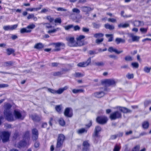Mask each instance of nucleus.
Instances as JSON below:
<instances>
[{"mask_svg":"<svg viewBox=\"0 0 151 151\" xmlns=\"http://www.w3.org/2000/svg\"><path fill=\"white\" fill-rule=\"evenodd\" d=\"M12 107V105L9 103H7L4 105V108L5 110L4 114L6 119L8 121L13 120L14 118L10 110Z\"/></svg>","mask_w":151,"mask_h":151,"instance_id":"obj_1","label":"nucleus"},{"mask_svg":"<svg viewBox=\"0 0 151 151\" xmlns=\"http://www.w3.org/2000/svg\"><path fill=\"white\" fill-rule=\"evenodd\" d=\"M66 40L67 41L68 45L70 47H77L80 46L84 45L83 42H81V43H78L74 40L73 37L70 36L67 37H66Z\"/></svg>","mask_w":151,"mask_h":151,"instance_id":"obj_2","label":"nucleus"},{"mask_svg":"<svg viewBox=\"0 0 151 151\" xmlns=\"http://www.w3.org/2000/svg\"><path fill=\"white\" fill-rule=\"evenodd\" d=\"M14 119L13 120L9 121H12L16 119L23 120L24 118V116L22 115V112L20 110L18 109H14L13 111V115Z\"/></svg>","mask_w":151,"mask_h":151,"instance_id":"obj_3","label":"nucleus"},{"mask_svg":"<svg viewBox=\"0 0 151 151\" xmlns=\"http://www.w3.org/2000/svg\"><path fill=\"white\" fill-rule=\"evenodd\" d=\"M11 132L8 131H3L1 132L2 140L3 143L8 142L9 140Z\"/></svg>","mask_w":151,"mask_h":151,"instance_id":"obj_4","label":"nucleus"},{"mask_svg":"<svg viewBox=\"0 0 151 151\" xmlns=\"http://www.w3.org/2000/svg\"><path fill=\"white\" fill-rule=\"evenodd\" d=\"M65 138V136L63 134H60L59 135L56 145V147L57 148H60L62 147Z\"/></svg>","mask_w":151,"mask_h":151,"instance_id":"obj_5","label":"nucleus"},{"mask_svg":"<svg viewBox=\"0 0 151 151\" xmlns=\"http://www.w3.org/2000/svg\"><path fill=\"white\" fill-rule=\"evenodd\" d=\"M121 113L119 111H116L111 113L110 116L111 120H115L117 119L120 118L122 117Z\"/></svg>","mask_w":151,"mask_h":151,"instance_id":"obj_6","label":"nucleus"},{"mask_svg":"<svg viewBox=\"0 0 151 151\" xmlns=\"http://www.w3.org/2000/svg\"><path fill=\"white\" fill-rule=\"evenodd\" d=\"M96 120L98 123L102 124H106L108 120L107 117L104 116L98 117Z\"/></svg>","mask_w":151,"mask_h":151,"instance_id":"obj_7","label":"nucleus"},{"mask_svg":"<svg viewBox=\"0 0 151 151\" xmlns=\"http://www.w3.org/2000/svg\"><path fill=\"white\" fill-rule=\"evenodd\" d=\"M101 130V128L100 127L97 126L95 127L94 132L93 135V137L95 140L99 139V137H98V134Z\"/></svg>","mask_w":151,"mask_h":151,"instance_id":"obj_8","label":"nucleus"},{"mask_svg":"<svg viewBox=\"0 0 151 151\" xmlns=\"http://www.w3.org/2000/svg\"><path fill=\"white\" fill-rule=\"evenodd\" d=\"M129 37L132 38V40L129 39L128 40L129 42H138L140 38L139 36L134 35L132 34H130L129 35Z\"/></svg>","mask_w":151,"mask_h":151,"instance_id":"obj_9","label":"nucleus"},{"mask_svg":"<svg viewBox=\"0 0 151 151\" xmlns=\"http://www.w3.org/2000/svg\"><path fill=\"white\" fill-rule=\"evenodd\" d=\"M64 114L66 116L71 117L73 115L72 110L70 108H67L65 110Z\"/></svg>","mask_w":151,"mask_h":151,"instance_id":"obj_10","label":"nucleus"},{"mask_svg":"<svg viewBox=\"0 0 151 151\" xmlns=\"http://www.w3.org/2000/svg\"><path fill=\"white\" fill-rule=\"evenodd\" d=\"M17 24H14L12 25H6L3 27V29L5 31L8 30H13L15 29L18 26Z\"/></svg>","mask_w":151,"mask_h":151,"instance_id":"obj_11","label":"nucleus"},{"mask_svg":"<svg viewBox=\"0 0 151 151\" xmlns=\"http://www.w3.org/2000/svg\"><path fill=\"white\" fill-rule=\"evenodd\" d=\"M91 59L89 58L86 62L80 63H78L77 65L80 67H85L88 66L91 63Z\"/></svg>","mask_w":151,"mask_h":151,"instance_id":"obj_12","label":"nucleus"},{"mask_svg":"<svg viewBox=\"0 0 151 151\" xmlns=\"http://www.w3.org/2000/svg\"><path fill=\"white\" fill-rule=\"evenodd\" d=\"M81 11L84 12L86 13V14L89 13V12L93 10V8H92L89 6H83L81 7Z\"/></svg>","mask_w":151,"mask_h":151,"instance_id":"obj_13","label":"nucleus"},{"mask_svg":"<svg viewBox=\"0 0 151 151\" xmlns=\"http://www.w3.org/2000/svg\"><path fill=\"white\" fill-rule=\"evenodd\" d=\"M104 82L106 85L107 86L115 85L116 84V82L113 79H106L105 81Z\"/></svg>","mask_w":151,"mask_h":151,"instance_id":"obj_14","label":"nucleus"},{"mask_svg":"<svg viewBox=\"0 0 151 151\" xmlns=\"http://www.w3.org/2000/svg\"><path fill=\"white\" fill-rule=\"evenodd\" d=\"M32 139L33 140H36L38 137V131L36 129L34 128L32 130Z\"/></svg>","mask_w":151,"mask_h":151,"instance_id":"obj_15","label":"nucleus"},{"mask_svg":"<svg viewBox=\"0 0 151 151\" xmlns=\"http://www.w3.org/2000/svg\"><path fill=\"white\" fill-rule=\"evenodd\" d=\"M134 26L135 27H140L144 25V23L143 21L135 20L133 22Z\"/></svg>","mask_w":151,"mask_h":151,"instance_id":"obj_16","label":"nucleus"},{"mask_svg":"<svg viewBox=\"0 0 151 151\" xmlns=\"http://www.w3.org/2000/svg\"><path fill=\"white\" fill-rule=\"evenodd\" d=\"M27 143L25 141H21L19 142L17 144H15V146L18 148L24 147L26 145Z\"/></svg>","mask_w":151,"mask_h":151,"instance_id":"obj_17","label":"nucleus"},{"mask_svg":"<svg viewBox=\"0 0 151 151\" xmlns=\"http://www.w3.org/2000/svg\"><path fill=\"white\" fill-rule=\"evenodd\" d=\"M54 44L55 45V49L54 50L55 51H58L60 50V47L61 46H65V44L62 42H57L55 43Z\"/></svg>","mask_w":151,"mask_h":151,"instance_id":"obj_18","label":"nucleus"},{"mask_svg":"<svg viewBox=\"0 0 151 151\" xmlns=\"http://www.w3.org/2000/svg\"><path fill=\"white\" fill-rule=\"evenodd\" d=\"M108 50L110 52H114L117 54H119L123 52L122 50L118 51L116 49L112 47H109L108 49Z\"/></svg>","mask_w":151,"mask_h":151,"instance_id":"obj_19","label":"nucleus"},{"mask_svg":"<svg viewBox=\"0 0 151 151\" xmlns=\"http://www.w3.org/2000/svg\"><path fill=\"white\" fill-rule=\"evenodd\" d=\"M68 87L66 86L64 87L59 88L57 90H56V94H60L62 93L65 90H66Z\"/></svg>","mask_w":151,"mask_h":151,"instance_id":"obj_20","label":"nucleus"},{"mask_svg":"<svg viewBox=\"0 0 151 151\" xmlns=\"http://www.w3.org/2000/svg\"><path fill=\"white\" fill-rule=\"evenodd\" d=\"M30 117L34 121L38 122L41 119L36 114L32 115L30 116Z\"/></svg>","mask_w":151,"mask_h":151,"instance_id":"obj_21","label":"nucleus"},{"mask_svg":"<svg viewBox=\"0 0 151 151\" xmlns=\"http://www.w3.org/2000/svg\"><path fill=\"white\" fill-rule=\"evenodd\" d=\"M93 95L96 97L99 98L103 96L104 95V93L103 91H101L94 93Z\"/></svg>","mask_w":151,"mask_h":151,"instance_id":"obj_22","label":"nucleus"},{"mask_svg":"<svg viewBox=\"0 0 151 151\" xmlns=\"http://www.w3.org/2000/svg\"><path fill=\"white\" fill-rule=\"evenodd\" d=\"M32 31V30L30 29H28L27 27L26 28H22L20 30L21 33H30Z\"/></svg>","mask_w":151,"mask_h":151,"instance_id":"obj_23","label":"nucleus"},{"mask_svg":"<svg viewBox=\"0 0 151 151\" xmlns=\"http://www.w3.org/2000/svg\"><path fill=\"white\" fill-rule=\"evenodd\" d=\"M83 145L84 146V148L83 149V151H84L85 149H87L90 146V145L88 143V141H84Z\"/></svg>","mask_w":151,"mask_h":151,"instance_id":"obj_24","label":"nucleus"},{"mask_svg":"<svg viewBox=\"0 0 151 151\" xmlns=\"http://www.w3.org/2000/svg\"><path fill=\"white\" fill-rule=\"evenodd\" d=\"M77 132L78 134H81L84 133H86L87 132V130L84 128H82L78 129Z\"/></svg>","mask_w":151,"mask_h":151,"instance_id":"obj_25","label":"nucleus"},{"mask_svg":"<svg viewBox=\"0 0 151 151\" xmlns=\"http://www.w3.org/2000/svg\"><path fill=\"white\" fill-rule=\"evenodd\" d=\"M73 93L75 94L83 93L84 92V90L82 89H73L72 90Z\"/></svg>","mask_w":151,"mask_h":151,"instance_id":"obj_26","label":"nucleus"},{"mask_svg":"<svg viewBox=\"0 0 151 151\" xmlns=\"http://www.w3.org/2000/svg\"><path fill=\"white\" fill-rule=\"evenodd\" d=\"M119 110L121 111L123 113H130L131 112V111L129 109L126 108L124 107H120L119 108Z\"/></svg>","mask_w":151,"mask_h":151,"instance_id":"obj_27","label":"nucleus"},{"mask_svg":"<svg viewBox=\"0 0 151 151\" xmlns=\"http://www.w3.org/2000/svg\"><path fill=\"white\" fill-rule=\"evenodd\" d=\"M85 37V36L83 35H80L79 36H78L76 38V40H77V42H78V43H80L81 44V42H82V41H81L82 40L84 39ZM83 42L84 44V42Z\"/></svg>","mask_w":151,"mask_h":151,"instance_id":"obj_28","label":"nucleus"},{"mask_svg":"<svg viewBox=\"0 0 151 151\" xmlns=\"http://www.w3.org/2000/svg\"><path fill=\"white\" fill-rule=\"evenodd\" d=\"M142 125L143 129H147L149 127V124L148 122L145 121L142 122Z\"/></svg>","mask_w":151,"mask_h":151,"instance_id":"obj_29","label":"nucleus"},{"mask_svg":"<svg viewBox=\"0 0 151 151\" xmlns=\"http://www.w3.org/2000/svg\"><path fill=\"white\" fill-rule=\"evenodd\" d=\"M14 62L12 61H11L5 62L4 63V65L5 66H12Z\"/></svg>","mask_w":151,"mask_h":151,"instance_id":"obj_30","label":"nucleus"},{"mask_svg":"<svg viewBox=\"0 0 151 151\" xmlns=\"http://www.w3.org/2000/svg\"><path fill=\"white\" fill-rule=\"evenodd\" d=\"M115 41L117 44H119L120 43H124L125 42V40L119 38H116Z\"/></svg>","mask_w":151,"mask_h":151,"instance_id":"obj_31","label":"nucleus"},{"mask_svg":"<svg viewBox=\"0 0 151 151\" xmlns=\"http://www.w3.org/2000/svg\"><path fill=\"white\" fill-rule=\"evenodd\" d=\"M19 139V137L18 133L17 132H15L13 137V140H18Z\"/></svg>","mask_w":151,"mask_h":151,"instance_id":"obj_32","label":"nucleus"},{"mask_svg":"<svg viewBox=\"0 0 151 151\" xmlns=\"http://www.w3.org/2000/svg\"><path fill=\"white\" fill-rule=\"evenodd\" d=\"M43 47L42 44L41 43H38L35 45L34 48L37 49H41Z\"/></svg>","mask_w":151,"mask_h":151,"instance_id":"obj_33","label":"nucleus"},{"mask_svg":"<svg viewBox=\"0 0 151 151\" xmlns=\"http://www.w3.org/2000/svg\"><path fill=\"white\" fill-rule=\"evenodd\" d=\"M129 24L128 23H122L118 25V27L119 28H126L129 27Z\"/></svg>","mask_w":151,"mask_h":151,"instance_id":"obj_34","label":"nucleus"},{"mask_svg":"<svg viewBox=\"0 0 151 151\" xmlns=\"http://www.w3.org/2000/svg\"><path fill=\"white\" fill-rule=\"evenodd\" d=\"M104 26L106 29H109L110 30L113 29L114 28V26L110 25L108 23L105 24Z\"/></svg>","mask_w":151,"mask_h":151,"instance_id":"obj_35","label":"nucleus"},{"mask_svg":"<svg viewBox=\"0 0 151 151\" xmlns=\"http://www.w3.org/2000/svg\"><path fill=\"white\" fill-rule=\"evenodd\" d=\"M55 109L57 112L60 113L61 112L62 106L61 105H57L55 106Z\"/></svg>","mask_w":151,"mask_h":151,"instance_id":"obj_36","label":"nucleus"},{"mask_svg":"<svg viewBox=\"0 0 151 151\" xmlns=\"http://www.w3.org/2000/svg\"><path fill=\"white\" fill-rule=\"evenodd\" d=\"M60 29L59 28H57L56 29H53L49 30L47 32L49 34H51L52 33H54L56 32L57 31L60 30Z\"/></svg>","mask_w":151,"mask_h":151,"instance_id":"obj_37","label":"nucleus"},{"mask_svg":"<svg viewBox=\"0 0 151 151\" xmlns=\"http://www.w3.org/2000/svg\"><path fill=\"white\" fill-rule=\"evenodd\" d=\"M75 76L76 77H82L84 76V73H82L79 72H76L75 73Z\"/></svg>","mask_w":151,"mask_h":151,"instance_id":"obj_38","label":"nucleus"},{"mask_svg":"<svg viewBox=\"0 0 151 151\" xmlns=\"http://www.w3.org/2000/svg\"><path fill=\"white\" fill-rule=\"evenodd\" d=\"M124 59L127 61H131L133 60L132 57L129 55L126 56L125 57Z\"/></svg>","mask_w":151,"mask_h":151,"instance_id":"obj_39","label":"nucleus"},{"mask_svg":"<svg viewBox=\"0 0 151 151\" xmlns=\"http://www.w3.org/2000/svg\"><path fill=\"white\" fill-rule=\"evenodd\" d=\"M27 28L28 29H33L35 27V25L33 24H31L28 25L27 27Z\"/></svg>","mask_w":151,"mask_h":151,"instance_id":"obj_40","label":"nucleus"},{"mask_svg":"<svg viewBox=\"0 0 151 151\" xmlns=\"http://www.w3.org/2000/svg\"><path fill=\"white\" fill-rule=\"evenodd\" d=\"M7 53L8 55H10L14 52V50L11 48H8L6 49Z\"/></svg>","mask_w":151,"mask_h":151,"instance_id":"obj_41","label":"nucleus"},{"mask_svg":"<svg viewBox=\"0 0 151 151\" xmlns=\"http://www.w3.org/2000/svg\"><path fill=\"white\" fill-rule=\"evenodd\" d=\"M59 122L60 124L62 126L64 125L65 124V122L64 120L62 118L60 119L59 121Z\"/></svg>","mask_w":151,"mask_h":151,"instance_id":"obj_42","label":"nucleus"},{"mask_svg":"<svg viewBox=\"0 0 151 151\" xmlns=\"http://www.w3.org/2000/svg\"><path fill=\"white\" fill-rule=\"evenodd\" d=\"M94 64L99 66H103L104 65V63L103 62H97L95 63Z\"/></svg>","mask_w":151,"mask_h":151,"instance_id":"obj_43","label":"nucleus"},{"mask_svg":"<svg viewBox=\"0 0 151 151\" xmlns=\"http://www.w3.org/2000/svg\"><path fill=\"white\" fill-rule=\"evenodd\" d=\"M104 36V34L101 33H96L94 35V37L97 38L99 37H102Z\"/></svg>","mask_w":151,"mask_h":151,"instance_id":"obj_44","label":"nucleus"},{"mask_svg":"<svg viewBox=\"0 0 151 151\" xmlns=\"http://www.w3.org/2000/svg\"><path fill=\"white\" fill-rule=\"evenodd\" d=\"M140 149V145H136L132 148L131 151H138Z\"/></svg>","mask_w":151,"mask_h":151,"instance_id":"obj_45","label":"nucleus"},{"mask_svg":"<svg viewBox=\"0 0 151 151\" xmlns=\"http://www.w3.org/2000/svg\"><path fill=\"white\" fill-rule=\"evenodd\" d=\"M63 74V73L61 71H58L53 73V75L54 76H59Z\"/></svg>","mask_w":151,"mask_h":151,"instance_id":"obj_46","label":"nucleus"},{"mask_svg":"<svg viewBox=\"0 0 151 151\" xmlns=\"http://www.w3.org/2000/svg\"><path fill=\"white\" fill-rule=\"evenodd\" d=\"M151 104V101L150 100H147L145 101L144 104L145 106L146 107L148 106Z\"/></svg>","mask_w":151,"mask_h":151,"instance_id":"obj_47","label":"nucleus"},{"mask_svg":"<svg viewBox=\"0 0 151 151\" xmlns=\"http://www.w3.org/2000/svg\"><path fill=\"white\" fill-rule=\"evenodd\" d=\"M47 90L48 91L54 94H56V90L54 89H52L50 88H47Z\"/></svg>","mask_w":151,"mask_h":151,"instance_id":"obj_48","label":"nucleus"},{"mask_svg":"<svg viewBox=\"0 0 151 151\" xmlns=\"http://www.w3.org/2000/svg\"><path fill=\"white\" fill-rule=\"evenodd\" d=\"M151 69V68H148L146 66L144 68V70L147 73H149L150 72Z\"/></svg>","mask_w":151,"mask_h":151,"instance_id":"obj_49","label":"nucleus"},{"mask_svg":"<svg viewBox=\"0 0 151 151\" xmlns=\"http://www.w3.org/2000/svg\"><path fill=\"white\" fill-rule=\"evenodd\" d=\"M29 132L28 131L26 132L24 135V137L26 139H27L29 140Z\"/></svg>","mask_w":151,"mask_h":151,"instance_id":"obj_50","label":"nucleus"},{"mask_svg":"<svg viewBox=\"0 0 151 151\" xmlns=\"http://www.w3.org/2000/svg\"><path fill=\"white\" fill-rule=\"evenodd\" d=\"M73 24H70L64 27L65 29L66 30H68L69 29L73 27Z\"/></svg>","mask_w":151,"mask_h":151,"instance_id":"obj_51","label":"nucleus"},{"mask_svg":"<svg viewBox=\"0 0 151 151\" xmlns=\"http://www.w3.org/2000/svg\"><path fill=\"white\" fill-rule=\"evenodd\" d=\"M147 28H141L140 29V31L142 33H146L147 31Z\"/></svg>","mask_w":151,"mask_h":151,"instance_id":"obj_52","label":"nucleus"},{"mask_svg":"<svg viewBox=\"0 0 151 151\" xmlns=\"http://www.w3.org/2000/svg\"><path fill=\"white\" fill-rule=\"evenodd\" d=\"M127 78L129 79L132 78L134 77V75L133 74H130L128 73L126 76Z\"/></svg>","mask_w":151,"mask_h":151,"instance_id":"obj_53","label":"nucleus"},{"mask_svg":"<svg viewBox=\"0 0 151 151\" xmlns=\"http://www.w3.org/2000/svg\"><path fill=\"white\" fill-rule=\"evenodd\" d=\"M131 65L134 68H137L139 67V64L137 63H132Z\"/></svg>","mask_w":151,"mask_h":151,"instance_id":"obj_54","label":"nucleus"},{"mask_svg":"<svg viewBox=\"0 0 151 151\" xmlns=\"http://www.w3.org/2000/svg\"><path fill=\"white\" fill-rule=\"evenodd\" d=\"M72 11L73 12H75L77 14H79L80 12V10L77 8H73L72 9Z\"/></svg>","mask_w":151,"mask_h":151,"instance_id":"obj_55","label":"nucleus"},{"mask_svg":"<svg viewBox=\"0 0 151 151\" xmlns=\"http://www.w3.org/2000/svg\"><path fill=\"white\" fill-rule=\"evenodd\" d=\"M120 149V147L119 146L116 145L115 146L113 151H119Z\"/></svg>","mask_w":151,"mask_h":151,"instance_id":"obj_56","label":"nucleus"},{"mask_svg":"<svg viewBox=\"0 0 151 151\" xmlns=\"http://www.w3.org/2000/svg\"><path fill=\"white\" fill-rule=\"evenodd\" d=\"M55 22L56 23H59L60 24L61 22V19L60 18H56L55 20Z\"/></svg>","mask_w":151,"mask_h":151,"instance_id":"obj_57","label":"nucleus"},{"mask_svg":"<svg viewBox=\"0 0 151 151\" xmlns=\"http://www.w3.org/2000/svg\"><path fill=\"white\" fill-rule=\"evenodd\" d=\"M46 19L48 20L50 22H52L54 21V19L50 16H47L46 17Z\"/></svg>","mask_w":151,"mask_h":151,"instance_id":"obj_58","label":"nucleus"},{"mask_svg":"<svg viewBox=\"0 0 151 151\" xmlns=\"http://www.w3.org/2000/svg\"><path fill=\"white\" fill-rule=\"evenodd\" d=\"M103 38H102L100 39H97L96 40V42L99 44L101 42H102L103 41Z\"/></svg>","mask_w":151,"mask_h":151,"instance_id":"obj_59","label":"nucleus"},{"mask_svg":"<svg viewBox=\"0 0 151 151\" xmlns=\"http://www.w3.org/2000/svg\"><path fill=\"white\" fill-rule=\"evenodd\" d=\"M40 7L39 8H32V9L33 10V11H37L38 10L40 9L41 8V7L42 6V5H40Z\"/></svg>","mask_w":151,"mask_h":151,"instance_id":"obj_60","label":"nucleus"},{"mask_svg":"<svg viewBox=\"0 0 151 151\" xmlns=\"http://www.w3.org/2000/svg\"><path fill=\"white\" fill-rule=\"evenodd\" d=\"M108 22H111L112 23H114L116 22V19L114 18H109L108 19Z\"/></svg>","mask_w":151,"mask_h":151,"instance_id":"obj_61","label":"nucleus"},{"mask_svg":"<svg viewBox=\"0 0 151 151\" xmlns=\"http://www.w3.org/2000/svg\"><path fill=\"white\" fill-rule=\"evenodd\" d=\"M57 11H66L67 10L61 7H59L56 8Z\"/></svg>","mask_w":151,"mask_h":151,"instance_id":"obj_62","label":"nucleus"},{"mask_svg":"<svg viewBox=\"0 0 151 151\" xmlns=\"http://www.w3.org/2000/svg\"><path fill=\"white\" fill-rule=\"evenodd\" d=\"M9 86V85L7 84H0V88H4Z\"/></svg>","mask_w":151,"mask_h":151,"instance_id":"obj_63","label":"nucleus"},{"mask_svg":"<svg viewBox=\"0 0 151 151\" xmlns=\"http://www.w3.org/2000/svg\"><path fill=\"white\" fill-rule=\"evenodd\" d=\"M34 14H29L27 17V19H28L33 18L34 17Z\"/></svg>","mask_w":151,"mask_h":151,"instance_id":"obj_64","label":"nucleus"}]
</instances>
